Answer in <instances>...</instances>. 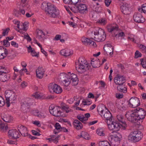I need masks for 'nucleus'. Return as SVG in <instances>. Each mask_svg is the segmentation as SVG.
Here are the masks:
<instances>
[{
	"label": "nucleus",
	"mask_w": 146,
	"mask_h": 146,
	"mask_svg": "<svg viewBox=\"0 0 146 146\" xmlns=\"http://www.w3.org/2000/svg\"><path fill=\"white\" fill-rule=\"evenodd\" d=\"M78 64L76 67V69L78 72H81V71H85L88 70L90 66H89L86 60L83 57H80L78 60Z\"/></svg>",
	"instance_id": "nucleus-1"
},
{
	"label": "nucleus",
	"mask_w": 146,
	"mask_h": 146,
	"mask_svg": "<svg viewBox=\"0 0 146 146\" xmlns=\"http://www.w3.org/2000/svg\"><path fill=\"white\" fill-rule=\"evenodd\" d=\"M143 137V134L140 131H135L130 133L128 139L131 142L135 143L140 140Z\"/></svg>",
	"instance_id": "nucleus-2"
},
{
	"label": "nucleus",
	"mask_w": 146,
	"mask_h": 146,
	"mask_svg": "<svg viewBox=\"0 0 146 146\" xmlns=\"http://www.w3.org/2000/svg\"><path fill=\"white\" fill-rule=\"evenodd\" d=\"M46 12H47L50 17L53 18L56 17L59 14V11L56 7L50 3H48Z\"/></svg>",
	"instance_id": "nucleus-3"
},
{
	"label": "nucleus",
	"mask_w": 146,
	"mask_h": 146,
	"mask_svg": "<svg viewBox=\"0 0 146 146\" xmlns=\"http://www.w3.org/2000/svg\"><path fill=\"white\" fill-rule=\"evenodd\" d=\"M125 116L128 121L132 123H140V122L139 121L138 117H137L135 110H129L127 112Z\"/></svg>",
	"instance_id": "nucleus-4"
},
{
	"label": "nucleus",
	"mask_w": 146,
	"mask_h": 146,
	"mask_svg": "<svg viewBox=\"0 0 146 146\" xmlns=\"http://www.w3.org/2000/svg\"><path fill=\"white\" fill-rule=\"evenodd\" d=\"M62 78V81L65 86H67L70 84L71 80H74L78 79L77 75L73 73L71 74L70 75L64 74Z\"/></svg>",
	"instance_id": "nucleus-5"
},
{
	"label": "nucleus",
	"mask_w": 146,
	"mask_h": 146,
	"mask_svg": "<svg viewBox=\"0 0 146 146\" xmlns=\"http://www.w3.org/2000/svg\"><path fill=\"white\" fill-rule=\"evenodd\" d=\"M122 136L119 133H116L115 134L111 135L109 138H110L111 143L114 146H118L122 139Z\"/></svg>",
	"instance_id": "nucleus-6"
},
{
	"label": "nucleus",
	"mask_w": 146,
	"mask_h": 146,
	"mask_svg": "<svg viewBox=\"0 0 146 146\" xmlns=\"http://www.w3.org/2000/svg\"><path fill=\"white\" fill-rule=\"evenodd\" d=\"M5 97L7 107H9L10 106V101H11V103L13 102V101L15 100L16 98L15 93L13 91L10 90L6 91Z\"/></svg>",
	"instance_id": "nucleus-7"
},
{
	"label": "nucleus",
	"mask_w": 146,
	"mask_h": 146,
	"mask_svg": "<svg viewBox=\"0 0 146 146\" xmlns=\"http://www.w3.org/2000/svg\"><path fill=\"white\" fill-rule=\"evenodd\" d=\"M113 120V119L112 121H109L110 122V123L107 122L108 128L110 130L113 131V132H116L118 131L121 128L120 124L118 122V121H114Z\"/></svg>",
	"instance_id": "nucleus-8"
},
{
	"label": "nucleus",
	"mask_w": 146,
	"mask_h": 146,
	"mask_svg": "<svg viewBox=\"0 0 146 146\" xmlns=\"http://www.w3.org/2000/svg\"><path fill=\"white\" fill-rule=\"evenodd\" d=\"M139 122H142L146 115L145 110L142 108H138L134 109Z\"/></svg>",
	"instance_id": "nucleus-9"
},
{
	"label": "nucleus",
	"mask_w": 146,
	"mask_h": 146,
	"mask_svg": "<svg viewBox=\"0 0 146 146\" xmlns=\"http://www.w3.org/2000/svg\"><path fill=\"white\" fill-rule=\"evenodd\" d=\"M128 105L129 107L135 108L139 106L140 103L139 99L137 97H133L127 101Z\"/></svg>",
	"instance_id": "nucleus-10"
},
{
	"label": "nucleus",
	"mask_w": 146,
	"mask_h": 146,
	"mask_svg": "<svg viewBox=\"0 0 146 146\" xmlns=\"http://www.w3.org/2000/svg\"><path fill=\"white\" fill-rule=\"evenodd\" d=\"M121 12L124 14L128 15L131 13L132 8L130 5L127 3H123L120 7Z\"/></svg>",
	"instance_id": "nucleus-11"
},
{
	"label": "nucleus",
	"mask_w": 146,
	"mask_h": 146,
	"mask_svg": "<svg viewBox=\"0 0 146 146\" xmlns=\"http://www.w3.org/2000/svg\"><path fill=\"white\" fill-rule=\"evenodd\" d=\"M114 82L117 85H123L125 82V79L123 76L117 74L114 78Z\"/></svg>",
	"instance_id": "nucleus-12"
},
{
	"label": "nucleus",
	"mask_w": 146,
	"mask_h": 146,
	"mask_svg": "<svg viewBox=\"0 0 146 146\" xmlns=\"http://www.w3.org/2000/svg\"><path fill=\"white\" fill-rule=\"evenodd\" d=\"M48 88L50 90L51 89L54 92L58 94L61 93L62 91V88L60 86L55 84H50Z\"/></svg>",
	"instance_id": "nucleus-13"
},
{
	"label": "nucleus",
	"mask_w": 146,
	"mask_h": 146,
	"mask_svg": "<svg viewBox=\"0 0 146 146\" xmlns=\"http://www.w3.org/2000/svg\"><path fill=\"white\" fill-rule=\"evenodd\" d=\"M134 21L139 23H142L145 21V19L139 13H135L133 15Z\"/></svg>",
	"instance_id": "nucleus-14"
},
{
	"label": "nucleus",
	"mask_w": 146,
	"mask_h": 146,
	"mask_svg": "<svg viewBox=\"0 0 146 146\" xmlns=\"http://www.w3.org/2000/svg\"><path fill=\"white\" fill-rule=\"evenodd\" d=\"M17 129L21 135L23 137H27L28 135V130L24 126L20 125L18 126Z\"/></svg>",
	"instance_id": "nucleus-15"
},
{
	"label": "nucleus",
	"mask_w": 146,
	"mask_h": 146,
	"mask_svg": "<svg viewBox=\"0 0 146 146\" xmlns=\"http://www.w3.org/2000/svg\"><path fill=\"white\" fill-rule=\"evenodd\" d=\"M9 136L10 138L17 139L20 137L19 132L16 129L10 130L8 132Z\"/></svg>",
	"instance_id": "nucleus-16"
},
{
	"label": "nucleus",
	"mask_w": 146,
	"mask_h": 146,
	"mask_svg": "<svg viewBox=\"0 0 146 146\" xmlns=\"http://www.w3.org/2000/svg\"><path fill=\"white\" fill-rule=\"evenodd\" d=\"M78 12L81 14L87 13L88 12L87 7L86 4L81 3L76 7Z\"/></svg>",
	"instance_id": "nucleus-17"
},
{
	"label": "nucleus",
	"mask_w": 146,
	"mask_h": 146,
	"mask_svg": "<svg viewBox=\"0 0 146 146\" xmlns=\"http://www.w3.org/2000/svg\"><path fill=\"white\" fill-rule=\"evenodd\" d=\"M117 117L118 120V122L120 124V127H121L124 129H125L127 127V125L124 120L123 116L118 115Z\"/></svg>",
	"instance_id": "nucleus-18"
},
{
	"label": "nucleus",
	"mask_w": 146,
	"mask_h": 146,
	"mask_svg": "<svg viewBox=\"0 0 146 146\" xmlns=\"http://www.w3.org/2000/svg\"><path fill=\"white\" fill-rule=\"evenodd\" d=\"M118 26L116 24H110L107 27V29L110 33L115 32L118 30Z\"/></svg>",
	"instance_id": "nucleus-19"
},
{
	"label": "nucleus",
	"mask_w": 146,
	"mask_h": 146,
	"mask_svg": "<svg viewBox=\"0 0 146 146\" xmlns=\"http://www.w3.org/2000/svg\"><path fill=\"white\" fill-rule=\"evenodd\" d=\"M8 54L7 49L3 46H0V59H4Z\"/></svg>",
	"instance_id": "nucleus-20"
},
{
	"label": "nucleus",
	"mask_w": 146,
	"mask_h": 146,
	"mask_svg": "<svg viewBox=\"0 0 146 146\" xmlns=\"http://www.w3.org/2000/svg\"><path fill=\"white\" fill-rule=\"evenodd\" d=\"M44 69L43 67H39L36 70V77L39 79H41L43 77L45 72Z\"/></svg>",
	"instance_id": "nucleus-21"
},
{
	"label": "nucleus",
	"mask_w": 146,
	"mask_h": 146,
	"mask_svg": "<svg viewBox=\"0 0 146 146\" xmlns=\"http://www.w3.org/2000/svg\"><path fill=\"white\" fill-rule=\"evenodd\" d=\"M61 107L59 106H56L54 107V109L52 110L53 111L52 112L51 114L53 116L56 117H59L61 115V113L60 110Z\"/></svg>",
	"instance_id": "nucleus-22"
},
{
	"label": "nucleus",
	"mask_w": 146,
	"mask_h": 146,
	"mask_svg": "<svg viewBox=\"0 0 146 146\" xmlns=\"http://www.w3.org/2000/svg\"><path fill=\"white\" fill-rule=\"evenodd\" d=\"M106 38V36L105 33L103 35H96L94 36V40L98 42H102L104 41Z\"/></svg>",
	"instance_id": "nucleus-23"
},
{
	"label": "nucleus",
	"mask_w": 146,
	"mask_h": 146,
	"mask_svg": "<svg viewBox=\"0 0 146 146\" xmlns=\"http://www.w3.org/2000/svg\"><path fill=\"white\" fill-rule=\"evenodd\" d=\"M1 116L3 120L6 122H11L13 120V117L8 114H1Z\"/></svg>",
	"instance_id": "nucleus-24"
},
{
	"label": "nucleus",
	"mask_w": 146,
	"mask_h": 146,
	"mask_svg": "<svg viewBox=\"0 0 146 146\" xmlns=\"http://www.w3.org/2000/svg\"><path fill=\"white\" fill-rule=\"evenodd\" d=\"M104 114V116L106 118V120L108 121H112L113 119L112 115L110 111L107 109H106V111Z\"/></svg>",
	"instance_id": "nucleus-25"
},
{
	"label": "nucleus",
	"mask_w": 146,
	"mask_h": 146,
	"mask_svg": "<svg viewBox=\"0 0 146 146\" xmlns=\"http://www.w3.org/2000/svg\"><path fill=\"white\" fill-rule=\"evenodd\" d=\"M60 53L61 55L65 56H68L73 54V52L68 49L62 50L60 51Z\"/></svg>",
	"instance_id": "nucleus-26"
},
{
	"label": "nucleus",
	"mask_w": 146,
	"mask_h": 146,
	"mask_svg": "<svg viewBox=\"0 0 146 146\" xmlns=\"http://www.w3.org/2000/svg\"><path fill=\"white\" fill-rule=\"evenodd\" d=\"M94 36L97 35H103L105 33L104 29L98 27H94Z\"/></svg>",
	"instance_id": "nucleus-27"
},
{
	"label": "nucleus",
	"mask_w": 146,
	"mask_h": 146,
	"mask_svg": "<svg viewBox=\"0 0 146 146\" xmlns=\"http://www.w3.org/2000/svg\"><path fill=\"white\" fill-rule=\"evenodd\" d=\"M74 127L77 129H81L82 127V124L77 119H75L73 123Z\"/></svg>",
	"instance_id": "nucleus-28"
},
{
	"label": "nucleus",
	"mask_w": 146,
	"mask_h": 146,
	"mask_svg": "<svg viewBox=\"0 0 146 146\" xmlns=\"http://www.w3.org/2000/svg\"><path fill=\"white\" fill-rule=\"evenodd\" d=\"M10 75L7 74H0V81L5 82L9 79Z\"/></svg>",
	"instance_id": "nucleus-29"
},
{
	"label": "nucleus",
	"mask_w": 146,
	"mask_h": 146,
	"mask_svg": "<svg viewBox=\"0 0 146 146\" xmlns=\"http://www.w3.org/2000/svg\"><path fill=\"white\" fill-rule=\"evenodd\" d=\"M106 109H107V108L103 104L100 105L97 107V110L98 112H100L102 114H103L104 112H105Z\"/></svg>",
	"instance_id": "nucleus-30"
},
{
	"label": "nucleus",
	"mask_w": 146,
	"mask_h": 146,
	"mask_svg": "<svg viewBox=\"0 0 146 146\" xmlns=\"http://www.w3.org/2000/svg\"><path fill=\"white\" fill-rule=\"evenodd\" d=\"M33 103V100L32 99L29 98H27L22 104L30 107Z\"/></svg>",
	"instance_id": "nucleus-31"
},
{
	"label": "nucleus",
	"mask_w": 146,
	"mask_h": 146,
	"mask_svg": "<svg viewBox=\"0 0 146 146\" xmlns=\"http://www.w3.org/2000/svg\"><path fill=\"white\" fill-rule=\"evenodd\" d=\"M100 60L99 59L94 60V59L91 60V64L92 66L94 68H97L100 67V64H99Z\"/></svg>",
	"instance_id": "nucleus-32"
},
{
	"label": "nucleus",
	"mask_w": 146,
	"mask_h": 146,
	"mask_svg": "<svg viewBox=\"0 0 146 146\" xmlns=\"http://www.w3.org/2000/svg\"><path fill=\"white\" fill-rule=\"evenodd\" d=\"M117 90L120 92L126 93L127 92V90L126 87L122 86V85H118L117 87Z\"/></svg>",
	"instance_id": "nucleus-33"
},
{
	"label": "nucleus",
	"mask_w": 146,
	"mask_h": 146,
	"mask_svg": "<svg viewBox=\"0 0 146 146\" xmlns=\"http://www.w3.org/2000/svg\"><path fill=\"white\" fill-rule=\"evenodd\" d=\"M104 51L106 52V54L107 53H109V55L110 56H111L113 54V48L112 47H108L106 48H104Z\"/></svg>",
	"instance_id": "nucleus-34"
},
{
	"label": "nucleus",
	"mask_w": 146,
	"mask_h": 146,
	"mask_svg": "<svg viewBox=\"0 0 146 146\" xmlns=\"http://www.w3.org/2000/svg\"><path fill=\"white\" fill-rule=\"evenodd\" d=\"M54 127L55 128V129L58 131H56L55 130H54V133L55 134H57L60 132V131L62 127H61L60 124L58 123H56L54 125Z\"/></svg>",
	"instance_id": "nucleus-35"
},
{
	"label": "nucleus",
	"mask_w": 146,
	"mask_h": 146,
	"mask_svg": "<svg viewBox=\"0 0 146 146\" xmlns=\"http://www.w3.org/2000/svg\"><path fill=\"white\" fill-rule=\"evenodd\" d=\"M99 146H111L110 143L107 141H100L98 143Z\"/></svg>",
	"instance_id": "nucleus-36"
},
{
	"label": "nucleus",
	"mask_w": 146,
	"mask_h": 146,
	"mask_svg": "<svg viewBox=\"0 0 146 146\" xmlns=\"http://www.w3.org/2000/svg\"><path fill=\"white\" fill-rule=\"evenodd\" d=\"M91 7L94 11L96 12H100L102 11V8L100 7H97L96 5H91Z\"/></svg>",
	"instance_id": "nucleus-37"
},
{
	"label": "nucleus",
	"mask_w": 146,
	"mask_h": 146,
	"mask_svg": "<svg viewBox=\"0 0 146 146\" xmlns=\"http://www.w3.org/2000/svg\"><path fill=\"white\" fill-rule=\"evenodd\" d=\"M0 128L1 130H6L8 129L7 126V124L0 120Z\"/></svg>",
	"instance_id": "nucleus-38"
},
{
	"label": "nucleus",
	"mask_w": 146,
	"mask_h": 146,
	"mask_svg": "<svg viewBox=\"0 0 146 146\" xmlns=\"http://www.w3.org/2000/svg\"><path fill=\"white\" fill-rule=\"evenodd\" d=\"M96 133L100 136H104L105 134L104 133V130L102 128H100L96 130Z\"/></svg>",
	"instance_id": "nucleus-39"
},
{
	"label": "nucleus",
	"mask_w": 146,
	"mask_h": 146,
	"mask_svg": "<svg viewBox=\"0 0 146 146\" xmlns=\"http://www.w3.org/2000/svg\"><path fill=\"white\" fill-rule=\"evenodd\" d=\"M81 40L83 43L86 45L89 44L91 40L90 39L85 37H82Z\"/></svg>",
	"instance_id": "nucleus-40"
},
{
	"label": "nucleus",
	"mask_w": 146,
	"mask_h": 146,
	"mask_svg": "<svg viewBox=\"0 0 146 146\" xmlns=\"http://www.w3.org/2000/svg\"><path fill=\"white\" fill-rule=\"evenodd\" d=\"M8 71L6 69L5 67L0 66V74H7Z\"/></svg>",
	"instance_id": "nucleus-41"
},
{
	"label": "nucleus",
	"mask_w": 146,
	"mask_h": 146,
	"mask_svg": "<svg viewBox=\"0 0 146 146\" xmlns=\"http://www.w3.org/2000/svg\"><path fill=\"white\" fill-rule=\"evenodd\" d=\"M1 42H3V45L5 47H8L10 46V42L6 39L4 40L3 41H1Z\"/></svg>",
	"instance_id": "nucleus-42"
},
{
	"label": "nucleus",
	"mask_w": 146,
	"mask_h": 146,
	"mask_svg": "<svg viewBox=\"0 0 146 146\" xmlns=\"http://www.w3.org/2000/svg\"><path fill=\"white\" fill-rule=\"evenodd\" d=\"M86 0H71L70 4H73L76 5L78 3L81 2H84Z\"/></svg>",
	"instance_id": "nucleus-43"
},
{
	"label": "nucleus",
	"mask_w": 146,
	"mask_h": 146,
	"mask_svg": "<svg viewBox=\"0 0 146 146\" xmlns=\"http://www.w3.org/2000/svg\"><path fill=\"white\" fill-rule=\"evenodd\" d=\"M29 107H30L29 106L22 104L21 109L22 110L25 111V112H27L29 110Z\"/></svg>",
	"instance_id": "nucleus-44"
},
{
	"label": "nucleus",
	"mask_w": 146,
	"mask_h": 146,
	"mask_svg": "<svg viewBox=\"0 0 146 146\" xmlns=\"http://www.w3.org/2000/svg\"><path fill=\"white\" fill-rule=\"evenodd\" d=\"M37 34L38 38L40 39L42 38V35H45V34L41 30H39L37 32Z\"/></svg>",
	"instance_id": "nucleus-45"
},
{
	"label": "nucleus",
	"mask_w": 146,
	"mask_h": 146,
	"mask_svg": "<svg viewBox=\"0 0 146 146\" xmlns=\"http://www.w3.org/2000/svg\"><path fill=\"white\" fill-rule=\"evenodd\" d=\"M140 61L141 62V64L143 68H146V59L141 58L140 59Z\"/></svg>",
	"instance_id": "nucleus-46"
},
{
	"label": "nucleus",
	"mask_w": 146,
	"mask_h": 146,
	"mask_svg": "<svg viewBox=\"0 0 146 146\" xmlns=\"http://www.w3.org/2000/svg\"><path fill=\"white\" fill-rule=\"evenodd\" d=\"M82 103H84L83 105L84 106L90 105L91 104L92 102L91 101H90L88 99H84L82 101Z\"/></svg>",
	"instance_id": "nucleus-47"
},
{
	"label": "nucleus",
	"mask_w": 146,
	"mask_h": 146,
	"mask_svg": "<svg viewBox=\"0 0 146 146\" xmlns=\"http://www.w3.org/2000/svg\"><path fill=\"white\" fill-rule=\"evenodd\" d=\"M141 50L143 53H146V47L144 45L141 44L139 46Z\"/></svg>",
	"instance_id": "nucleus-48"
},
{
	"label": "nucleus",
	"mask_w": 146,
	"mask_h": 146,
	"mask_svg": "<svg viewBox=\"0 0 146 146\" xmlns=\"http://www.w3.org/2000/svg\"><path fill=\"white\" fill-rule=\"evenodd\" d=\"M139 11H143L144 13H146V4H144L142 5V8L139 9Z\"/></svg>",
	"instance_id": "nucleus-49"
},
{
	"label": "nucleus",
	"mask_w": 146,
	"mask_h": 146,
	"mask_svg": "<svg viewBox=\"0 0 146 146\" xmlns=\"http://www.w3.org/2000/svg\"><path fill=\"white\" fill-rule=\"evenodd\" d=\"M83 133V138L84 139L86 140H89L90 139V136L87 132L84 131Z\"/></svg>",
	"instance_id": "nucleus-50"
},
{
	"label": "nucleus",
	"mask_w": 146,
	"mask_h": 146,
	"mask_svg": "<svg viewBox=\"0 0 146 146\" xmlns=\"http://www.w3.org/2000/svg\"><path fill=\"white\" fill-rule=\"evenodd\" d=\"M5 101L3 97L0 96V106L3 107L5 104Z\"/></svg>",
	"instance_id": "nucleus-51"
},
{
	"label": "nucleus",
	"mask_w": 146,
	"mask_h": 146,
	"mask_svg": "<svg viewBox=\"0 0 146 146\" xmlns=\"http://www.w3.org/2000/svg\"><path fill=\"white\" fill-rule=\"evenodd\" d=\"M135 57L137 58L139 57H141L142 56L141 54L138 50H136L135 53Z\"/></svg>",
	"instance_id": "nucleus-52"
},
{
	"label": "nucleus",
	"mask_w": 146,
	"mask_h": 146,
	"mask_svg": "<svg viewBox=\"0 0 146 146\" xmlns=\"http://www.w3.org/2000/svg\"><path fill=\"white\" fill-rule=\"evenodd\" d=\"M37 116L40 118H44L45 117L46 115L42 112H38L37 113Z\"/></svg>",
	"instance_id": "nucleus-53"
},
{
	"label": "nucleus",
	"mask_w": 146,
	"mask_h": 146,
	"mask_svg": "<svg viewBox=\"0 0 146 146\" xmlns=\"http://www.w3.org/2000/svg\"><path fill=\"white\" fill-rule=\"evenodd\" d=\"M48 3H46L45 2H43L41 5V8L42 10H45L46 11V8L47 7Z\"/></svg>",
	"instance_id": "nucleus-54"
},
{
	"label": "nucleus",
	"mask_w": 146,
	"mask_h": 146,
	"mask_svg": "<svg viewBox=\"0 0 146 146\" xmlns=\"http://www.w3.org/2000/svg\"><path fill=\"white\" fill-rule=\"evenodd\" d=\"M98 22L103 25H105L107 23L106 21L103 19H100L98 21Z\"/></svg>",
	"instance_id": "nucleus-55"
},
{
	"label": "nucleus",
	"mask_w": 146,
	"mask_h": 146,
	"mask_svg": "<svg viewBox=\"0 0 146 146\" xmlns=\"http://www.w3.org/2000/svg\"><path fill=\"white\" fill-rule=\"evenodd\" d=\"M10 30V29L9 28H7L6 29L3 30V32L2 36H5L6 35H7L8 33L9 32V31Z\"/></svg>",
	"instance_id": "nucleus-56"
},
{
	"label": "nucleus",
	"mask_w": 146,
	"mask_h": 146,
	"mask_svg": "<svg viewBox=\"0 0 146 146\" xmlns=\"http://www.w3.org/2000/svg\"><path fill=\"white\" fill-rule=\"evenodd\" d=\"M115 36L116 38H118L120 36L122 37L125 35L124 33L123 32H121L116 34H115Z\"/></svg>",
	"instance_id": "nucleus-57"
},
{
	"label": "nucleus",
	"mask_w": 146,
	"mask_h": 146,
	"mask_svg": "<svg viewBox=\"0 0 146 146\" xmlns=\"http://www.w3.org/2000/svg\"><path fill=\"white\" fill-rule=\"evenodd\" d=\"M111 2V0H105L104 1L106 6L107 7L109 6Z\"/></svg>",
	"instance_id": "nucleus-58"
},
{
	"label": "nucleus",
	"mask_w": 146,
	"mask_h": 146,
	"mask_svg": "<svg viewBox=\"0 0 146 146\" xmlns=\"http://www.w3.org/2000/svg\"><path fill=\"white\" fill-rule=\"evenodd\" d=\"M33 96H34L35 98L36 99H40L42 98V96L37 92L35 93L34 95H33Z\"/></svg>",
	"instance_id": "nucleus-59"
},
{
	"label": "nucleus",
	"mask_w": 146,
	"mask_h": 146,
	"mask_svg": "<svg viewBox=\"0 0 146 146\" xmlns=\"http://www.w3.org/2000/svg\"><path fill=\"white\" fill-rule=\"evenodd\" d=\"M77 118L81 121H83L84 119L85 118V117L83 115H78L77 116Z\"/></svg>",
	"instance_id": "nucleus-60"
},
{
	"label": "nucleus",
	"mask_w": 146,
	"mask_h": 146,
	"mask_svg": "<svg viewBox=\"0 0 146 146\" xmlns=\"http://www.w3.org/2000/svg\"><path fill=\"white\" fill-rule=\"evenodd\" d=\"M115 96L117 98L119 99L122 98L123 97V94L116 93L115 94Z\"/></svg>",
	"instance_id": "nucleus-61"
},
{
	"label": "nucleus",
	"mask_w": 146,
	"mask_h": 146,
	"mask_svg": "<svg viewBox=\"0 0 146 146\" xmlns=\"http://www.w3.org/2000/svg\"><path fill=\"white\" fill-rule=\"evenodd\" d=\"M24 36V38L26 39L28 41L30 42L31 41L32 39L28 34H27L26 35H25Z\"/></svg>",
	"instance_id": "nucleus-62"
},
{
	"label": "nucleus",
	"mask_w": 146,
	"mask_h": 146,
	"mask_svg": "<svg viewBox=\"0 0 146 146\" xmlns=\"http://www.w3.org/2000/svg\"><path fill=\"white\" fill-rule=\"evenodd\" d=\"M7 143L9 144H17V141H13L11 140H8L7 141Z\"/></svg>",
	"instance_id": "nucleus-63"
},
{
	"label": "nucleus",
	"mask_w": 146,
	"mask_h": 146,
	"mask_svg": "<svg viewBox=\"0 0 146 146\" xmlns=\"http://www.w3.org/2000/svg\"><path fill=\"white\" fill-rule=\"evenodd\" d=\"M32 134L33 135H36V136H40L41 134L38 132L34 130H32L31 131Z\"/></svg>",
	"instance_id": "nucleus-64"
}]
</instances>
